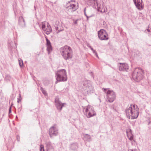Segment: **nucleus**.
Here are the masks:
<instances>
[{"instance_id":"obj_1","label":"nucleus","mask_w":151,"mask_h":151,"mask_svg":"<svg viewBox=\"0 0 151 151\" xmlns=\"http://www.w3.org/2000/svg\"><path fill=\"white\" fill-rule=\"evenodd\" d=\"M139 109L135 104H131L130 106H128L125 109V112L129 118L133 119H137L139 113Z\"/></svg>"},{"instance_id":"obj_2","label":"nucleus","mask_w":151,"mask_h":151,"mask_svg":"<svg viewBox=\"0 0 151 151\" xmlns=\"http://www.w3.org/2000/svg\"><path fill=\"white\" fill-rule=\"evenodd\" d=\"M61 55L65 60L72 58L73 57V51L69 46L65 45L60 49Z\"/></svg>"},{"instance_id":"obj_3","label":"nucleus","mask_w":151,"mask_h":151,"mask_svg":"<svg viewBox=\"0 0 151 151\" xmlns=\"http://www.w3.org/2000/svg\"><path fill=\"white\" fill-rule=\"evenodd\" d=\"M144 71L139 68H136L132 73L133 79L136 82H139L144 77Z\"/></svg>"},{"instance_id":"obj_4","label":"nucleus","mask_w":151,"mask_h":151,"mask_svg":"<svg viewBox=\"0 0 151 151\" xmlns=\"http://www.w3.org/2000/svg\"><path fill=\"white\" fill-rule=\"evenodd\" d=\"M56 77V83L58 81H65L67 80V77L66 70L62 69L58 70L55 73Z\"/></svg>"},{"instance_id":"obj_5","label":"nucleus","mask_w":151,"mask_h":151,"mask_svg":"<svg viewBox=\"0 0 151 151\" xmlns=\"http://www.w3.org/2000/svg\"><path fill=\"white\" fill-rule=\"evenodd\" d=\"M82 84L83 87L85 92V95L93 93L94 92V89L93 87L91 85L88 83V81L84 80L82 83Z\"/></svg>"},{"instance_id":"obj_6","label":"nucleus","mask_w":151,"mask_h":151,"mask_svg":"<svg viewBox=\"0 0 151 151\" xmlns=\"http://www.w3.org/2000/svg\"><path fill=\"white\" fill-rule=\"evenodd\" d=\"M109 88H103V91L106 93L107 98L108 101L109 102H112L114 100L115 97V93L112 90H108L107 91Z\"/></svg>"},{"instance_id":"obj_7","label":"nucleus","mask_w":151,"mask_h":151,"mask_svg":"<svg viewBox=\"0 0 151 151\" xmlns=\"http://www.w3.org/2000/svg\"><path fill=\"white\" fill-rule=\"evenodd\" d=\"M85 113L86 116L88 118L91 117L96 115L93 107L89 105L87 106L86 109Z\"/></svg>"},{"instance_id":"obj_8","label":"nucleus","mask_w":151,"mask_h":151,"mask_svg":"<svg viewBox=\"0 0 151 151\" xmlns=\"http://www.w3.org/2000/svg\"><path fill=\"white\" fill-rule=\"evenodd\" d=\"M98 37L101 40H107L109 39L108 34L106 31L104 29H101L98 32Z\"/></svg>"},{"instance_id":"obj_9","label":"nucleus","mask_w":151,"mask_h":151,"mask_svg":"<svg viewBox=\"0 0 151 151\" xmlns=\"http://www.w3.org/2000/svg\"><path fill=\"white\" fill-rule=\"evenodd\" d=\"M73 1H75L71 0L65 6L66 10L73 12L76 11L78 8V6H76V5L70 3L71 2H73Z\"/></svg>"},{"instance_id":"obj_10","label":"nucleus","mask_w":151,"mask_h":151,"mask_svg":"<svg viewBox=\"0 0 151 151\" xmlns=\"http://www.w3.org/2000/svg\"><path fill=\"white\" fill-rule=\"evenodd\" d=\"M88 3L93 8H97L98 10L101 9L100 5L98 4L97 0H88Z\"/></svg>"},{"instance_id":"obj_11","label":"nucleus","mask_w":151,"mask_h":151,"mask_svg":"<svg viewBox=\"0 0 151 151\" xmlns=\"http://www.w3.org/2000/svg\"><path fill=\"white\" fill-rule=\"evenodd\" d=\"M134 4L136 8L139 10H142L144 8V6L142 5V0H133Z\"/></svg>"},{"instance_id":"obj_12","label":"nucleus","mask_w":151,"mask_h":151,"mask_svg":"<svg viewBox=\"0 0 151 151\" xmlns=\"http://www.w3.org/2000/svg\"><path fill=\"white\" fill-rule=\"evenodd\" d=\"M55 105L56 107L59 112L62 110L63 107L64 106V104L65 103H62L58 99H56L55 100Z\"/></svg>"},{"instance_id":"obj_13","label":"nucleus","mask_w":151,"mask_h":151,"mask_svg":"<svg viewBox=\"0 0 151 151\" xmlns=\"http://www.w3.org/2000/svg\"><path fill=\"white\" fill-rule=\"evenodd\" d=\"M58 133V130L54 126H52L49 129V134L50 137L53 135L56 136Z\"/></svg>"},{"instance_id":"obj_14","label":"nucleus","mask_w":151,"mask_h":151,"mask_svg":"<svg viewBox=\"0 0 151 151\" xmlns=\"http://www.w3.org/2000/svg\"><path fill=\"white\" fill-rule=\"evenodd\" d=\"M120 66L119 67V70L120 71H127L129 69L128 65L125 63H119Z\"/></svg>"},{"instance_id":"obj_15","label":"nucleus","mask_w":151,"mask_h":151,"mask_svg":"<svg viewBox=\"0 0 151 151\" xmlns=\"http://www.w3.org/2000/svg\"><path fill=\"white\" fill-rule=\"evenodd\" d=\"M45 38L46 41V45L47 46V49L48 52H49L50 51L52 50V47L50 41L48 39L46 36L45 37Z\"/></svg>"},{"instance_id":"obj_16","label":"nucleus","mask_w":151,"mask_h":151,"mask_svg":"<svg viewBox=\"0 0 151 151\" xmlns=\"http://www.w3.org/2000/svg\"><path fill=\"white\" fill-rule=\"evenodd\" d=\"M18 24L22 27H25L26 25L25 20L22 17H20L19 18Z\"/></svg>"},{"instance_id":"obj_17","label":"nucleus","mask_w":151,"mask_h":151,"mask_svg":"<svg viewBox=\"0 0 151 151\" xmlns=\"http://www.w3.org/2000/svg\"><path fill=\"white\" fill-rule=\"evenodd\" d=\"M44 31L45 33L47 35H49L52 32V29L49 23H47V28Z\"/></svg>"},{"instance_id":"obj_18","label":"nucleus","mask_w":151,"mask_h":151,"mask_svg":"<svg viewBox=\"0 0 151 151\" xmlns=\"http://www.w3.org/2000/svg\"><path fill=\"white\" fill-rule=\"evenodd\" d=\"M84 139L85 141H87L90 142L92 140V139L91 136L88 134H85L84 136Z\"/></svg>"},{"instance_id":"obj_19","label":"nucleus","mask_w":151,"mask_h":151,"mask_svg":"<svg viewBox=\"0 0 151 151\" xmlns=\"http://www.w3.org/2000/svg\"><path fill=\"white\" fill-rule=\"evenodd\" d=\"M11 79V76L8 74H6L4 78V81L6 82H8L10 81Z\"/></svg>"},{"instance_id":"obj_20","label":"nucleus","mask_w":151,"mask_h":151,"mask_svg":"<svg viewBox=\"0 0 151 151\" xmlns=\"http://www.w3.org/2000/svg\"><path fill=\"white\" fill-rule=\"evenodd\" d=\"M71 148L72 150H75L78 148V144L76 143H73L71 145Z\"/></svg>"},{"instance_id":"obj_21","label":"nucleus","mask_w":151,"mask_h":151,"mask_svg":"<svg viewBox=\"0 0 151 151\" xmlns=\"http://www.w3.org/2000/svg\"><path fill=\"white\" fill-rule=\"evenodd\" d=\"M60 27L59 26H57V27L55 26V28L56 31H58V32H57V33H58L60 31L63 30L64 29L63 28L62 29H60V30L59 29V27Z\"/></svg>"},{"instance_id":"obj_22","label":"nucleus","mask_w":151,"mask_h":151,"mask_svg":"<svg viewBox=\"0 0 151 151\" xmlns=\"http://www.w3.org/2000/svg\"><path fill=\"white\" fill-rule=\"evenodd\" d=\"M86 8H85L84 9V14L85 15V16L87 18V19L88 20V18H89L91 17H93V16H94V15H91V16H88L86 14Z\"/></svg>"},{"instance_id":"obj_23","label":"nucleus","mask_w":151,"mask_h":151,"mask_svg":"<svg viewBox=\"0 0 151 151\" xmlns=\"http://www.w3.org/2000/svg\"><path fill=\"white\" fill-rule=\"evenodd\" d=\"M19 63L20 66L22 67L23 66V63L22 60H19Z\"/></svg>"},{"instance_id":"obj_24","label":"nucleus","mask_w":151,"mask_h":151,"mask_svg":"<svg viewBox=\"0 0 151 151\" xmlns=\"http://www.w3.org/2000/svg\"><path fill=\"white\" fill-rule=\"evenodd\" d=\"M40 90L42 93L45 95L47 94L46 91L44 90V88L42 87H41Z\"/></svg>"},{"instance_id":"obj_25","label":"nucleus","mask_w":151,"mask_h":151,"mask_svg":"<svg viewBox=\"0 0 151 151\" xmlns=\"http://www.w3.org/2000/svg\"><path fill=\"white\" fill-rule=\"evenodd\" d=\"M40 151H45L44 146L42 145H40Z\"/></svg>"},{"instance_id":"obj_26","label":"nucleus","mask_w":151,"mask_h":151,"mask_svg":"<svg viewBox=\"0 0 151 151\" xmlns=\"http://www.w3.org/2000/svg\"><path fill=\"white\" fill-rule=\"evenodd\" d=\"M42 29L44 30L45 29V23L44 22H42Z\"/></svg>"},{"instance_id":"obj_27","label":"nucleus","mask_w":151,"mask_h":151,"mask_svg":"<svg viewBox=\"0 0 151 151\" xmlns=\"http://www.w3.org/2000/svg\"><path fill=\"white\" fill-rule=\"evenodd\" d=\"M19 97L17 99H18L17 102L18 103H19V102H20L22 99V98L20 94H19Z\"/></svg>"},{"instance_id":"obj_28","label":"nucleus","mask_w":151,"mask_h":151,"mask_svg":"<svg viewBox=\"0 0 151 151\" xmlns=\"http://www.w3.org/2000/svg\"><path fill=\"white\" fill-rule=\"evenodd\" d=\"M78 20V19H76V20H73V23L74 24L77 25V21Z\"/></svg>"},{"instance_id":"obj_29","label":"nucleus","mask_w":151,"mask_h":151,"mask_svg":"<svg viewBox=\"0 0 151 151\" xmlns=\"http://www.w3.org/2000/svg\"><path fill=\"white\" fill-rule=\"evenodd\" d=\"M128 151H137V150L136 149H129L128 150Z\"/></svg>"},{"instance_id":"obj_30","label":"nucleus","mask_w":151,"mask_h":151,"mask_svg":"<svg viewBox=\"0 0 151 151\" xmlns=\"http://www.w3.org/2000/svg\"><path fill=\"white\" fill-rule=\"evenodd\" d=\"M87 46L92 51L93 50V48L91 46H90L89 44H88Z\"/></svg>"},{"instance_id":"obj_31","label":"nucleus","mask_w":151,"mask_h":151,"mask_svg":"<svg viewBox=\"0 0 151 151\" xmlns=\"http://www.w3.org/2000/svg\"><path fill=\"white\" fill-rule=\"evenodd\" d=\"M17 139L18 142L20 141V137L19 136L17 135Z\"/></svg>"},{"instance_id":"obj_32","label":"nucleus","mask_w":151,"mask_h":151,"mask_svg":"<svg viewBox=\"0 0 151 151\" xmlns=\"http://www.w3.org/2000/svg\"><path fill=\"white\" fill-rule=\"evenodd\" d=\"M18 110L19 111H20L22 109V106H20L19 107H18Z\"/></svg>"},{"instance_id":"obj_33","label":"nucleus","mask_w":151,"mask_h":151,"mask_svg":"<svg viewBox=\"0 0 151 151\" xmlns=\"http://www.w3.org/2000/svg\"><path fill=\"white\" fill-rule=\"evenodd\" d=\"M11 111H12L11 107H9V114H10L11 112Z\"/></svg>"},{"instance_id":"obj_34","label":"nucleus","mask_w":151,"mask_h":151,"mask_svg":"<svg viewBox=\"0 0 151 151\" xmlns=\"http://www.w3.org/2000/svg\"><path fill=\"white\" fill-rule=\"evenodd\" d=\"M129 140H131L133 139V137L132 136H131L130 138H129Z\"/></svg>"},{"instance_id":"obj_35","label":"nucleus","mask_w":151,"mask_h":151,"mask_svg":"<svg viewBox=\"0 0 151 151\" xmlns=\"http://www.w3.org/2000/svg\"><path fill=\"white\" fill-rule=\"evenodd\" d=\"M146 30H147L148 32H150V30L149 29H147Z\"/></svg>"},{"instance_id":"obj_36","label":"nucleus","mask_w":151,"mask_h":151,"mask_svg":"<svg viewBox=\"0 0 151 151\" xmlns=\"http://www.w3.org/2000/svg\"><path fill=\"white\" fill-rule=\"evenodd\" d=\"M92 51H93V53H94V54L96 52V50H94V49Z\"/></svg>"},{"instance_id":"obj_37","label":"nucleus","mask_w":151,"mask_h":151,"mask_svg":"<svg viewBox=\"0 0 151 151\" xmlns=\"http://www.w3.org/2000/svg\"><path fill=\"white\" fill-rule=\"evenodd\" d=\"M129 131H130V132L132 134V131L131 129H129Z\"/></svg>"},{"instance_id":"obj_38","label":"nucleus","mask_w":151,"mask_h":151,"mask_svg":"<svg viewBox=\"0 0 151 151\" xmlns=\"http://www.w3.org/2000/svg\"><path fill=\"white\" fill-rule=\"evenodd\" d=\"M98 54H97V52H96V53H95V55H96V56Z\"/></svg>"},{"instance_id":"obj_39","label":"nucleus","mask_w":151,"mask_h":151,"mask_svg":"<svg viewBox=\"0 0 151 151\" xmlns=\"http://www.w3.org/2000/svg\"><path fill=\"white\" fill-rule=\"evenodd\" d=\"M96 56L97 57H98V54H97V55H96Z\"/></svg>"},{"instance_id":"obj_40","label":"nucleus","mask_w":151,"mask_h":151,"mask_svg":"<svg viewBox=\"0 0 151 151\" xmlns=\"http://www.w3.org/2000/svg\"><path fill=\"white\" fill-rule=\"evenodd\" d=\"M16 118H17V116H16Z\"/></svg>"},{"instance_id":"obj_41","label":"nucleus","mask_w":151,"mask_h":151,"mask_svg":"<svg viewBox=\"0 0 151 151\" xmlns=\"http://www.w3.org/2000/svg\"><path fill=\"white\" fill-rule=\"evenodd\" d=\"M60 29H59L58 30H60Z\"/></svg>"}]
</instances>
